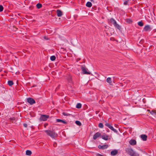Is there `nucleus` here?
<instances>
[{"instance_id":"nucleus-1","label":"nucleus","mask_w":156,"mask_h":156,"mask_svg":"<svg viewBox=\"0 0 156 156\" xmlns=\"http://www.w3.org/2000/svg\"><path fill=\"white\" fill-rule=\"evenodd\" d=\"M44 132L52 138L55 139L58 136V134L54 130H45Z\"/></svg>"},{"instance_id":"nucleus-2","label":"nucleus","mask_w":156,"mask_h":156,"mask_svg":"<svg viewBox=\"0 0 156 156\" xmlns=\"http://www.w3.org/2000/svg\"><path fill=\"white\" fill-rule=\"evenodd\" d=\"M152 29L151 26L149 25H147L145 26L143 28V31L145 32H149Z\"/></svg>"},{"instance_id":"nucleus-3","label":"nucleus","mask_w":156,"mask_h":156,"mask_svg":"<svg viewBox=\"0 0 156 156\" xmlns=\"http://www.w3.org/2000/svg\"><path fill=\"white\" fill-rule=\"evenodd\" d=\"M81 68L82 70V73L83 74H90V72L87 71L88 69L85 67L82 66Z\"/></svg>"},{"instance_id":"nucleus-4","label":"nucleus","mask_w":156,"mask_h":156,"mask_svg":"<svg viewBox=\"0 0 156 156\" xmlns=\"http://www.w3.org/2000/svg\"><path fill=\"white\" fill-rule=\"evenodd\" d=\"M49 116L45 115H42L40 118V120L41 121H46L47 119L48 118Z\"/></svg>"},{"instance_id":"nucleus-5","label":"nucleus","mask_w":156,"mask_h":156,"mask_svg":"<svg viewBox=\"0 0 156 156\" xmlns=\"http://www.w3.org/2000/svg\"><path fill=\"white\" fill-rule=\"evenodd\" d=\"M27 102L30 103L31 105H32L35 103V100L31 98H27Z\"/></svg>"},{"instance_id":"nucleus-6","label":"nucleus","mask_w":156,"mask_h":156,"mask_svg":"<svg viewBox=\"0 0 156 156\" xmlns=\"http://www.w3.org/2000/svg\"><path fill=\"white\" fill-rule=\"evenodd\" d=\"M126 151L130 156L132 154L134 151L131 148H127L126 149Z\"/></svg>"},{"instance_id":"nucleus-7","label":"nucleus","mask_w":156,"mask_h":156,"mask_svg":"<svg viewBox=\"0 0 156 156\" xmlns=\"http://www.w3.org/2000/svg\"><path fill=\"white\" fill-rule=\"evenodd\" d=\"M98 147V148L100 149H106L108 147V145L107 144H105L103 145H99Z\"/></svg>"},{"instance_id":"nucleus-8","label":"nucleus","mask_w":156,"mask_h":156,"mask_svg":"<svg viewBox=\"0 0 156 156\" xmlns=\"http://www.w3.org/2000/svg\"><path fill=\"white\" fill-rule=\"evenodd\" d=\"M101 135V134L99 132H97L93 136V139L95 140L98 137H99Z\"/></svg>"},{"instance_id":"nucleus-9","label":"nucleus","mask_w":156,"mask_h":156,"mask_svg":"<svg viewBox=\"0 0 156 156\" xmlns=\"http://www.w3.org/2000/svg\"><path fill=\"white\" fill-rule=\"evenodd\" d=\"M129 143L130 145H134L136 144V141L134 140L131 139L129 141Z\"/></svg>"},{"instance_id":"nucleus-10","label":"nucleus","mask_w":156,"mask_h":156,"mask_svg":"<svg viewBox=\"0 0 156 156\" xmlns=\"http://www.w3.org/2000/svg\"><path fill=\"white\" fill-rule=\"evenodd\" d=\"M112 24L115 27L117 28L119 30L120 29V27L119 25L117 23V22L115 20L114 22Z\"/></svg>"},{"instance_id":"nucleus-11","label":"nucleus","mask_w":156,"mask_h":156,"mask_svg":"<svg viewBox=\"0 0 156 156\" xmlns=\"http://www.w3.org/2000/svg\"><path fill=\"white\" fill-rule=\"evenodd\" d=\"M140 137L144 141H146L147 140V136L146 135L142 134L141 135Z\"/></svg>"},{"instance_id":"nucleus-12","label":"nucleus","mask_w":156,"mask_h":156,"mask_svg":"<svg viewBox=\"0 0 156 156\" xmlns=\"http://www.w3.org/2000/svg\"><path fill=\"white\" fill-rule=\"evenodd\" d=\"M57 16L58 17H61L62 14V12L60 10L58 9L57 10Z\"/></svg>"},{"instance_id":"nucleus-13","label":"nucleus","mask_w":156,"mask_h":156,"mask_svg":"<svg viewBox=\"0 0 156 156\" xmlns=\"http://www.w3.org/2000/svg\"><path fill=\"white\" fill-rule=\"evenodd\" d=\"M56 122H62V123L64 124L67 123V122L64 120L59 119H56Z\"/></svg>"},{"instance_id":"nucleus-14","label":"nucleus","mask_w":156,"mask_h":156,"mask_svg":"<svg viewBox=\"0 0 156 156\" xmlns=\"http://www.w3.org/2000/svg\"><path fill=\"white\" fill-rule=\"evenodd\" d=\"M108 136L107 134L101 136V138L105 140H108Z\"/></svg>"},{"instance_id":"nucleus-15","label":"nucleus","mask_w":156,"mask_h":156,"mask_svg":"<svg viewBox=\"0 0 156 156\" xmlns=\"http://www.w3.org/2000/svg\"><path fill=\"white\" fill-rule=\"evenodd\" d=\"M106 82L108 83L109 84L112 85V83L111 78V77H108L106 79Z\"/></svg>"},{"instance_id":"nucleus-16","label":"nucleus","mask_w":156,"mask_h":156,"mask_svg":"<svg viewBox=\"0 0 156 156\" xmlns=\"http://www.w3.org/2000/svg\"><path fill=\"white\" fill-rule=\"evenodd\" d=\"M118 153V151L116 150H114L111 151V154L112 155H115Z\"/></svg>"},{"instance_id":"nucleus-17","label":"nucleus","mask_w":156,"mask_h":156,"mask_svg":"<svg viewBox=\"0 0 156 156\" xmlns=\"http://www.w3.org/2000/svg\"><path fill=\"white\" fill-rule=\"evenodd\" d=\"M86 6L90 8L92 6V3L90 2H88L86 4Z\"/></svg>"},{"instance_id":"nucleus-18","label":"nucleus","mask_w":156,"mask_h":156,"mask_svg":"<svg viewBox=\"0 0 156 156\" xmlns=\"http://www.w3.org/2000/svg\"><path fill=\"white\" fill-rule=\"evenodd\" d=\"M32 154V152L29 150H27L26 151V155H30Z\"/></svg>"},{"instance_id":"nucleus-19","label":"nucleus","mask_w":156,"mask_h":156,"mask_svg":"<svg viewBox=\"0 0 156 156\" xmlns=\"http://www.w3.org/2000/svg\"><path fill=\"white\" fill-rule=\"evenodd\" d=\"M67 80L69 83H71L72 82V77L71 76L69 75L67 77Z\"/></svg>"},{"instance_id":"nucleus-20","label":"nucleus","mask_w":156,"mask_h":156,"mask_svg":"<svg viewBox=\"0 0 156 156\" xmlns=\"http://www.w3.org/2000/svg\"><path fill=\"white\" fill-rule=\"evenodd\" d=\"M13 84V82L12 80H9L8 82V84L10 86L12 85Z\"/></svg>"},{"instance_id":"nucleus-21","label":"nucleus","mask_w":156,"mask_h":156,"mask_svg":"<svg viewBox=\"0 0 156 156\" xmlns=\"http://www.w3.org/2000/svg\"><path fill=\"white\" fill-rule=\"evenodd\" d=\"M109 129H110L111 130L113 131L114 132L116 133H117L118 132L117 131L116 129H114L113 127L112 126H111Z\"/></svg>"},{"instance_id":"nucleus-22","label":"nucleus","mask_w":156,"mask_h":156,"mask_svg":"<svg viewBox=\"0 0 156 156\" xmlns=\"http://www.w3.org/2000/svg\"><path fill=\"white\" fill-rule=\"evenodd\" d=\"M81 107L82 105L80 103H77L76 106V108L78 109L81 108Z\"/></svg>"},{"instance_id":"nucleus-23","label":"nucleus","mask_w":156,"mask_h":156,"mask_svg":"<svg viewBox=\"0 0 156 156\" xmlns=\"http://www.w3.org/2000/svg\"><path fill=\"white\" fill-rule=\"evenodd\" d=\"M42 6V5L41 4L38 3L36 5V7L37 9H40Z\"/></svg>"},{"instance_id":"nucleus-24","label":"nucleus","mask_w":156,"mask_h":156,"mask_svg":"<svg viewBox=\"0 0 156 156\" xmlns=\"http://www.w3.org/2000/svg\"><path fill=\"white\" fill-rule=\"evenodd\" d=\"M56 59L55 56V55H52L51 56L50 59L52 61H54Z\"/></svg>"},{"instance_id":"nucleus-25","label":"nucleus","mask_w":156,"mask_h":156,"mask_svg":"<svg viewBox=\"0 0 156 156\" xmlns=\"http://www.w3.org/2000/svg\"><path fill=\"white\" fill-rule=\"evenodd\" d=\"M75 123L78 126H80L81 125V122L79 121L76 120L75 121Z\"/></svg>"},{"instance_id":"nucleus-26","label":"nucleus","mask_w":156,"mask_h":156,"mask_svg":"<svg viewBox=\"0 0 156 156\" xmlns=\"http://www.w3.org/2000/svg\"><path fill=\"white\" fill-rule=\"evenodd\" d=\"M137 23L138 25L140 27H142L144 25V23L141 21L138 22Z\"/></svg>"},{"instance_id":"nucleus-27","label":"nucleus","mask_w":156,"mask_h":156,"mask_svg":"<svg viewBox=\"0 0 156 156\" xmlns=\"http://www.w3.org/2000/svg\"><path fill=\"white\" fill-rule=\"evenodd\" d=\"M131 156H139V155L138 153L135 152L134 151Z\"/></svg>"},{"instance_id":"nucleus-28","label":"nucleus","mask_w":156,"mask_h":156,"mask_svg":"<svg viewBox=\"0 0 156 156\" xmlns=\"http://www.w3.org/2000/svg\"><path fill=\"white\" fill-rule=\"evenodd\" d=\"M115 21V19H114L113 18H111L110 19L109 21V22H110V23H111L112 24V23H113Z\"/></svg>"},{"instance_id":"nucleus-29","label":"nucleus","mask_w":156,"mask_h":156,"mask_svg":"<svg viewBox=\"0 0 156 156\" xmlns=\"http://www.w3.org/2000/svg\"><path fill=\"white\" fill-rule=\"evenodd\" d=\"M98 127L100 128H103L104 127L103 124L102 123H100L98 124Z\"/></svg>"},{"instance_id":"nucleus-30","label":"nucleus","mask_w":156,"mask_h":156,"mask_svg":"<svg viewBox=\"0 0 156 156\" xmlns=\"http://www.w3.org/2000/svg\"><path fill=\"white\" fill-rule=\"evenodd\" d=\"M63 115L64 116H68L70 115V114L65 112H63L62 113Z\"/></svg>"},{"instance_id":"nucleus-31","label":"nucleus","mask_w":156,"mask_h":156,"mask_svg":"<svg viewBox=\"0 0 156 156\" xmlns=\"http://www.w3.org/2000/svg\"><path fill=\"white\" fill-rule=\"evenodd\" d=\"M126 22L128 23H132V21L131 20L129 19H128L126 20Z\"/></svg>"},{"instance_id":"nucleus-32","label":"nucleus","mask_w":156,"mask_h":156,"mask_svg":"<svg viewBox=\"0 0 156 156\" xmlns=\"http://www.w3.org/2000/svg\"><path fill=\"white\" fill-rule=\"evenodd\" d=\"M105 126L107 127H108L109 128H110L111 126L110 124L108 123H106L105 124Z\"/></svg>"},{"instance_id":"nucleus-33","label":"nucleus","mask_w":156,"mask_h":156,"mask_svg":"<svg viewBox=\"0 0 156 156\" xmlns=\"http://www.w3.org/2000/svg\"><path fill=\"white\" fill-rule=\"evenodd\" d=\"M15 118L13 117H11L9 118L11 122H13V121L15 120Z\"/></svg>"},{"instance_id":"nucleus-34","label":"nucleus","mask_w":156,"mask_h":156,"mask_svg":"<svg viewBox=\"0 0 156 156\" xmlns=\"http://www.w3.org/2000/svg\"><path fill=\"white\" fill-rule=\"evenodd\" d=\"M3 6L1 5H0V12H1L3 11Z\"/></svg>"},{"instance_id":"nucleus-35","label":"nucleus","mask_w":156,"mask_h":156,"mask_svg":"<svg viewBox=\"0 0 156 156\" xmlns=\"http://www.w3.org/2000/svg\"><path fill=\"white\" fill-rule=\"evenodd\" d=\"M129 2V0L125 1L124 2V4L125 5H127L128 2Z\"/></svg>"},{"instance_id":"nucleus-36","label":"nucleus","mask_w":156,"mask_h":156,"mask_svg":"<svg viewBox=\"0 0 156 156\" xmlns=\"http://www.w3.org/2000/svg\"><path fill=\"white\" fill-rule=\"evenodd\" d=\"M150 113L152 115H154V114L156 113V111H152L150 112Z\"/></svg>"},{"instance_id":"nucleus-37","label":"nucleus","mask_w":156,"mask_h":156,"mask_svg":"<svg viewBox=\"0 0 156 156\" xmlns=\"http://www.w3.org/2000/svg\"><path fill=\"white\" fill-rule=\"evenodd\" d=\"M23 126L25 127H27V125L26 123H23Z\"/></svg>"},{"instance_id":"nucleus-38","label":"nucleus","mask_w":156,"mask_h":156,"mask_svg":"<svg viewBox=\"0 0 156 156\" xmlns=\"http://www.w3.org/2000/svg\"><path fill=\"white\" fill-rule=\"evenodd\" d=\"M96 156H103L101 154H97Z\"/></svg>"},{"instance_id":"nucleus-39","label":"nucleus","mask_w":156,"mask_h":156,"mask_svg":"<svg viewBox=\"0 0 156 156\" xmlns=\"http://www.w3.org/2000/svg\"><path fill=\"white\" fill-rule=\"evenodd\" d=\"M44 38L45 39H46V40H48V38L46 37H44Z\"/></svg>"},{"instance_id":"nucleus-40","label":"nucleus","mask_w":156,"mask_h":156,"mask_svg":"<svg viewBox=\"0 0 156 156\" xmlns=\"http://www.w3.org/2000/svg\"><path fill=\"white\" fill-rule=\"evenodd\" d=\"M56 144H55V143H54V147H55V145Z\"/></svg>"},{"instance_id":"nucleus-41","label":"nucleus","mask_w":156,"mask_h":156,"mask_svg":"<svg viewBox=\"0 0 156 156\" xmlns=\"http://www.w3.org/2000/svg\"><path fill=\"white\" fill-rule=\"evenodd\" d=\"M35 86H35H35H33L31 87H35Z\"/></svg>"},{"instance_id":"nucleus-42","label":"nucleus","mask_w":156,"mask_h":156,"mask_svg":"<svg viewBox=\"0 0 156 156\" xmlns=\"http://www.w3.org/2000/svg\"><path fill=\"white\" fill-rule=\"evenodd\" d=\"M91 1V2H93V0H90Z\"/></svg>"},{"instance_id":"nucleus-43","label":"nucleus","mask_w":156,"mask_h":156,"mask_svg":"<svg viewBox=\"0 0 156 156\" xmlns=\"http://www.w3.org/2000/svg\"><path fill=\"white\" fill-rule=\"evenodd\" d=\"M116 124H115V126H116Z\"/></svg>"}]
</instances>
